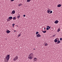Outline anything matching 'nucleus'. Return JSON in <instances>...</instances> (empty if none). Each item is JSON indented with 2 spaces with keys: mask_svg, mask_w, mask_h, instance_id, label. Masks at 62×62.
I'll return each mask as SVG.
<instances>
[{
  "mask_svg": "<svg viewBox=\"0 0 62 62\" xmlns=\"http://www.w3.org/2000/svg\"><path fill=\"white\" fill-rule=\"evenodd\" d=\"M10 21V19L9 18L7 19V21L9 22Z\"/></svg>",
  "mask_w": 62,
  "mask_h": 62,
  "instance_id": "412c9836",
  "label": "nucleus"
},
{
  "mask_svg": "<svg viewBox=\"0 0 62 62\" xmlns=\"http://www.w3.org/2000/svg\"><path fill=\"white\" fill-rule=\"evenodd\" d=\"M55 35H53V37H55Z\"/></svg>",
  "mask_w": 62,
  "mask_h": 62,
  "instance_id": "c756f323",
  "label": "nucleus"
},
{
  "mask_svg": "<svg viewBox=\"0 0 62 62\" xmlns=\"http://www.w3.org/2000/svg\"><path fill=\"white\" fill-rule=\"evenodd\" d=\"M45 28H44V30H45Z\"/></svg>",
  "mask_w": 62,
  "mask_h": 62,
  "instance_id": "c9c22d12",
  "label": "nucleus"
},
{
  "mask_svg": "<svg viewBox=\"0 0 62 62\" xmlns=\"http://www.w3.org/2000/svg\"><path fill=\"white\" fill-rule=\"evenodd\" d=\"M52 11H50V13L52 14Z\"/></svg>",
  "mask_w": 62,
  "mask_h": 62,
  "instance_id": "a878e982",
  "label": "nucleus"
},
{
  "mask_svg": "<svg viewBox=\"0 0 62 62\" xmlns=\"http://www.w3.org/2000/svg\"><path fill=\"white\" fill-rule=\"evenodd\" d=\"M59 22L58 21L56 20L55 22L54 23L55 24H57Z\"/></svg>",
  "mask_w": 62,
  "mask_h": 62,
  "instance_id": "0eeeda50",
  "label": "nucleus"
},
{
  "mask_svg": "<svg viewBox=\"0 0 62 62\" xmlns=\"http://www.w3.org/2000/svg\"><path fill=\"white\" fill-rule=\"evenodd\" d=\"M15 24L14 23V24H13V25H15Z\"/></svg>",
  "mask_w": 62,
  "mask_h": 62,
  "instance_id": "473e14b6",
  "label": "nucleus"
},
{
  "mask_svg": "<svg viewBox=\"0 0 62 62\" xmlns=\"http://www.w3.org/2000/svg\"><path fill=\"white\" fill-rule=\"evenodd\" d=\"M31 0H27V2H30V1H31Z\"/></svg>",
  "mask_w": 62,
  "mask_h": 62,
  "instance_id": "aec40b11",
  "label": "nucleus"
},
{
  "mask_svg": "<svg viewBox=\"0 0 62 62\" xmlns=\"http://www.w3.org/2000/svg\"><path fill=\"white\" fill-rule=\"evenodd\" d=\"M60 40H61V41L62 40V38H61L60 39Z\"/></svg>",
  "mask_w": 62,
  "mask_h": 62,
  "instance_id": "b1692460",
  "label": "nucleus"
},
{
  "mask_svg": "<svg viewBox=\"0 0 62 62\" xmlns=\"http://www.w3.org/2000/svg\"><path fill=\"white\" fill-rule=\"evenodd\" d=\"M36 37L38 38H39L40 37H41V36L39 34H38L37 35Z\"/></svg>",
  "mask_w": 62,
  "mask_h": 62,
  "instance_id": "423d86ee",
  "label": "nucleus"
},
{
  "mask_svg": "<svg viewBox=\"0 0 62 62\" xmlns=\"http://www.w3.org/2000/svg\"><path fill=\"white\" fill-rule=\"evenodd\" d=\"M15 13V11L14 10H13V11H12V14H14Z\"/></svg>",
  "mask_w": 62,
  "mask_h": 62,
  "instance_id": "1a4fd4ad",
  "label": "nucleus"
},
{
  "mask_svg": "<svg viewBox=\"0 0 62 62\" xmlns=\"http://www.w3.org/2000/svg\"><path fill=\"white\" fill-rule=\"evenodd\" d=\"M57 39H58V38H56L54 40V41L55 43H56L57 42L58 40Z\"/></svg>",
  "mask_w": 62,
  "mask_h": 62,
  "instance_id": "20e7f679",
  "label": "nucleus"
},
{
  "mask_svg": "<svg viewBox=\"0 0 62 62\" xmlns=\"http://www.w3.org/2000/svg\"><path fill=\"white\" fill-rule=\"evenodd\" d=\"M21 33H20V34H19L18 35V37H20L21 36Z\"/></svg>",
  "mask_w": 62,
  "mask_h": 62,
  "instance_id": "6ab92c4d",
  "label": "nucleus"
},
{
  "mask_svg": "<svg viewBox=\"0 0 62 62\" xmlns=\"http://www.w3.org/2000/svg\"><path fill=\"white\" fill-rule=\"evenodd\" d=\"M7 32V33H9L10 32V31L9 30H7V32Z\"/></svg>",
  "mask_w": 62,
  "mask_h": 62,
  "instance_id": "9b49d317",
  "label": "nucleus"
},
{
  "mask_svg": "<svg viewBox=\"0 0 62 62\" xmlns=\"http://www.w3.org/2000/svg\"><path fill=\"white\" fill-rule=\"evenodd\" d=\"M35 49L34 48V50H35Z\"/></svg>",
  "mask_w": 62,
  "mask_h": 62,
  "instance_id": "4c0bfd02",
  "label": "nucleus"
},
{
  "mask_svg": "<svg viewBox=\"0 0 62 62\" xmlns=\"http://www.w3.org/2000/svg\"><path fill=\"white\" fill-rule=\"evenodd\" d=\"M13 27H14V25H13Z\"/></svg>",
  "mask_w": 62,
  "mask_h": 62,
  "instance_id": "f704fd0d",
  "label": "nucleus"
},
{
  "mask_svg": "<svg viewBox=\"0 0 62 62\" xmlns=\"http://www.w3.org/2000/svg\"><path fill=\"white\" fill-rule=\"evenodd\" d=\"M48 44L47 43H45V46H47L48 45Z\"/></svg>",
  "mask_w": 62,
  "mask_h": 62,
  "instance_id": "dca6fc26",
  "label": "nucleus"
},
{
  "mask_svg": "<svg viewBox=\"0 0 62 62\" xmlns=\"http://www.w3.org/2000/svg\"><path fill=\"white\" fill-rule=\"evenodd\" d=\"M61 5L60 4H59L57 6V7H61Z\"/></svg>",
  "mask_w": 62,
  "mask_h": 62,
  "instance_id": "ddd939ff",
  "label": "nucleus"
},
{
  "mask_svg": "<svg viewBox=\"0 0 62 62\" xmlns=\"http://www.w3.org/2000/svg\"><path fill=\"white\" fill-rule=\"evenodd\" d=\"M17 27H18V25H17Z\"/></svg>",
  "mask_w": 62,
  "mask_h": 62,
  "instance_id": "e433bc0d",
  "label": "nucleus"
},
{
  "mask_svg": "<svg viewBox=\"0 0 62 62\" xmlns=\"http://www.w3.org/2000/svg\"><path fill=\"white\" fill-rule=\"evenodd\" d=\"M33 54L32 53H31L29 55L28 57V58L29 59L31 60L33 58Z\"/></svg>",
  "mask_w": 62,
  "mask_h": 62,
  "instance_id": "f257e3e1",
  "label": "nucleus"
},
{
  "mask_svg": "<svg viewBox=\"0 0 62 62\" xmlns=\"http://www.w3.org/2000/svg\"><path fill=\"white\" fill-rule=\"evenodd\" d=\"M38 33H39V32L38 31H37L36 32V34H38Z\"/></svg>",
  "mask_w": 62,
  "mask_h": 62,
  "instance_id": "4be33fe9",
  "label": "nucleus"
},
{
  "mask_svg": "<svg viewBox=\"0 0 62 62\" xmlns=\"http://www.w3.org/2000/svg\"><path fill=\"white\" fill-rule=\"evenodd\" d=\"M18 59V56H16V57L14 58V61H16Z\"/></svg>",
  "mask_w": 62,
  "mask_h": 62,
  "instance_id": "7ed1b4c3",
  "label": "nucleus"
},
{
  "mask_svg": "<svg viewBox=\"0 0 62 62\" xmlns=\"http://www.w3.org/2000/svg\"><path fill=\"white\" fill-rule=\"evenodd\" d=\"M37 58H36V57L34 58L33 59V62L37 61Z\"/></svg>",
  "mask_w": 62,
  "mask_h": 62,
  "instance_id": "39448f33",
  "label": "nucleus"
},
{
  "mask_svg": "<svg viewBox=\"0 0 62 62\" xmlns=\"http://www.w3.org/2000/svg\"><path fill=\"white\" fill-rule=\"evenodd\" d=\"M42 31L43 33H46V31Z\"/></svg>",
  "mask_w": 62,
  "mask_h": 62,
  "instance_id": "f3484780",
  "label": "nucleus"
},
{
  "mask_svg": "<svg viewBox=\"0 0 62 62\" xmlns=\"http://www.w3.org/2000/svg\"><path fill=\"white\" fill-rule=\"evenodd\" d=\"M19 15V16H18L17 17V18H20V15L19 14H18Z\"/></svg>",
  "mask_w": 62,
  "mask_h": 62,
  "instance_id": "a211bd4d",
  "label": "nucleus"
},
{
  "mask_svg": "<svg viewBox=\"0 0 62 62\" xmlns=\"http://www.w3.org/2000/svg\"><path fill=\"white\" fill-rule=\"evenodd\" d=\"M48 28L49 29H50L51 28V27L49 26V27H48Z\"/></svg>",
  "mask_w": 62,
  "mask_h": 62,
  "instance_id": "bb28decb",
  "label": "nucleus"
},
{
  "mask_svg": "<svg viewBox=\"0 0 62 62\" xmlns=\"http://www.w3.org/2000/svg\"><path fill=\"white\" fill-rule=\"evenodd\" d=\"M51 10L50 9H49L47 10V13H49L50 12Z\"/></svg>",
  "mask_w": 62,
  "mask_h": 62,
  "instance_id": "6e6552de",
  "label": "nucleus"
},
{
  "mask_svg": "<svg viewBox=\"0 0 62 62\" xmlns=\"http://www.w3.org/2000/svg\"><path fill=\"white\" fill-rule=\"evenodd\" d=\"M14 1V0H11V1H12H12Z\"/></svg>",
  "mask_w": 62,
  "mask_h": 62,
  "instance_id": "c85d7f7f",
  "label": "nucleus"
},
{
  "mask_svg": "<svg viewBox=\"0 0 62 62\" xmlns=\"http://www.w3.org/2000/svg\"><path fill=\"white\" fill-rule=\"evenodd\" d=\"M59 44V43H58L57 42V43H56L57 44Z\"/></svg>",
  "mask_w": 62,
  "mask_h": 62,
  "instance_id": "7c9ffc66",
  "label": "nucleus"
},
{
  "mask_svg": "<svg viewBox=\"0 0 62 62\" xmlns=\"http://www.w3.org/2000/svg\"><path fill=\"white\" fill-rule=\"evenodd\" d=\"M57 42L59 43H61V41L59 40H58Z\"/></svg>",
  "mask_w": 62,
  "mask_h": 62,
  "instance_id": "2eb2a0df",
  "label": "nucleus"
},
{
  "mask_svg": "<svg viewBox=\"0 0 62 62\" xmlns=\"http://www.w3.org/2000/svg\"><path fill=\"white\" fill-rule=\"evenodd\" d=\"M60 28H59L57 30V32H58L60 31Z\"/></svg>",
  "mask_w": 62,
  "mask_h": 62,
  "instance_id": "9d476101",
  "label": "nucleus"
},
{
  "mask_svg": "<svg viewBox=\"0 0 62 62\" xmlns=\"http://www.w3.org/2000/svg\"><path fill=\"white\" fill-rule=\"evenodd\" d=\"M16 18L15 17H14L13 18V19L14 20H16Z\"/></svg>",
  "mask_w": 62,
  "mask_h": 62,
  "instance_id": "4468645a",
  "label": "nucleus"
},
{
  "mask_svg": "<svg viewBox=\"0 0 62 62\" xmlns=\"http://www.w3.org/2000/svg\"><path fill=\"white\" fill-rule=\"evenodd\" d=\"M21 4H19V5H18V6H19V7H20V6H21Z\"/></svg>",
  "mask_w": 62,
  "mask_h": 62,
  "instance_id": "393cba45",
  "label": "nucleus"
},
{
  "mask_svg": "<svg viewBox=\"0 0 62 62\" xmlns=\"http://www.w3.org/2000/svg\"><path fill=\"white\" fill-rule=\"evenodd\" d=\"M10 57V55H8L7 56H6V58L4 60V62H8V61L9 60Z\"/></svg>",
  "mask_w": 62,
  "mask_h": 62,
  "instance_id": "f03ea898",
  "label": "nucleus"
},
{
  "mask_svg": "<svg viewBox=\"0 0 62 62\" xmlns=\"http://www.w3.org/2000/svg\"><path fill=\"white\" fill-rule=\"evenodd\" d=\"M25 15H23V16L24 17H25Z\"/></svg>",
  "mask_w": 62,
  "mask_h": 62,
  "instance_id": "cd10ccee",
  "label": "nucleus"
},
{
  "mask_svg": "<svg viewBox=\"0 0 62 62\" xmlns=\"http://www.w3.org/2000/svg\"><path fill=\"white\" fill-rule=\"evenodd\" d=\"M46 30H49V28H46Z\"/></svg>",
  "mask_w": 62,
  "mask_h": 62,
  "instance_id": "5701e85b",
  "label": "nucleus"
},
{
  "mask_svg": "<svg viewBox=\"0 0 62 62\" xmlns=\"http://www.w3.org/2000/svg\"><path fill=\"white\" fill-rule=\"evenodd\" d=\"M49 26H47V27L49 28Z\"/></svg>",
  "mask_w": 62,
  "mask_h": 62,
  "instance_id": "72a5a7b5",
  "label": "nucleus"
},
{
  "mask_svg": "<svg viewBox=\"0 0 62 62\" xmlns=\"http://www.w3.org/2000/svg\"><path fill=\"white\" fill-rule=\"evenodd\" d=\"M14 32H15L16 31L14 30Z\"/></svg>",
  "mask_w": 62,
  "mask_h": 62,
  "instance_id": "2f4dec72",
  "label": "nucleus"
},
{
  "mask_svg": "<svg viewBox=\"0 0 62 62\" xmlns=\"http://www.w3.org/2000/svg\"><path fill=\"white\" fill-rule=\"evenodd\" d=\"M9 19L10 20H11L12 19V16H10L9 17Z\"/></svg>",
  "mask_w": 62,
  "mask_h": 62,
  "instance_id": "f8f14e48",
  "label": "nucleus"
}]
</instances>
